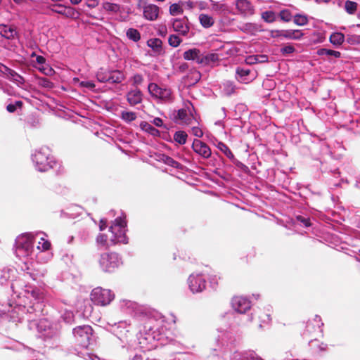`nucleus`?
I'll return each instance as SVG.
<instances>
[{"instance_id": "58", "label": "nucleus", "mask_w": 360, "mask_h": 360, "mask_svg": "<svg viewBox=\"0 0 360 360\" xmlns=\"http://www.w3.org/2000/svg\"><path fill=\"white\" fill-rule=\"evenodd\" d=\"M22 105V102L21 101H16L14 103H9L6 106V110L9 112H14L18 108H20Z\"/></svg>"}, {"instance_id": "62", "label": "nucleus", "mask_w": 360, "mask_h": 360, "mask_svg": "<svg viewBox=\"0 0 360 360\" xmlns=\"http://www.w3.org/2000/svg\"><path fill=\"white\" fill-rule=\"evenodd\" d=\"M39 70L46 75H51L53 72V70L45 63V65H41L38 68Z\"/></svg>"}, {"instance_id": "43", "label": "nucleus", "mask_w": 360, "mask_h": 360, "mask_svg": "<svg viewBox=\"0 0 360 360\" xmlns=\"http://www.w3.org/2000/svg\"><path fill=\"white\" fill-rule=\"evenodd\" d=\"M127 37L131 41L137 42L141 39L140 32L134 28H129L126 32Z\"/></svg>"}, {"instance_id": "5", "label": "nucleus", "mask_w": 360, "mask_h": 360, "mask_svg": "<svg viewBox=\"0 0 360 360\" xmlns=\"http://www.w3.org/2000/svg\"><path fill=\"white\" fill-rule=\"evenodd\" d=\"M32 160L35 169L44 172L51 168H54L58 162L51 155L49 148L43 146L37 150L32 154Z\"/></svg>"}, {"instance_id": "51", "label": "nucleus", "mask_w": 360, "mask_h": 360, "mask_svg": "<svg viewBox=\"0 0 360 360\" xmlns=\"http://www.w3.org/2000/svg\"><path fill=\"white\" fill-rule=\"evenodd\" d=\"M182 42V39L177 34H171L168 39L169 44L172 47H177Z\"/></svg>"}, {"instance_id": "6", "label": "nucleus", "mask_w": 360, "mask_h": 360, "mask_svg": "<svg viewBox=\"0 0 360 360\" xmlns=\"http://www.w3.org/2000/svg\"><path fill=\"white\" fill-rule=\"evenodd\" d=\"M109 230L112 233V236L110 238L111 244L128 243V238L126 236L127 221L124 217L116 218L110 226Z\"/></svg>"}, {"instance_id": "11", "label": "nucleus", "mask_w": 360, "mask_h": 360, "mask_svg": "<svg viewBox=\"0 0 360 360\" xmlns=\"http://www.w3.org/2000/svg\"><path fill=\"white\" fill-rule=\"evenodd\" d=\"M188 285L193 293L201 292L206 288V280L202 274H192L188 278Z\"/></svg>"}, {"instance_id": "20", "label": "nucleus", "mask_w": 360, "mask_h": 360, "mask_svg": "<svg viewBox=\"0 0 360 360\" xmlns=\"http://www.w3.org/2000/svg\"><path fill=\"white\" fill-rule=\"evenodd\" d=\"M172 27L174 32L183 36H186L189 32L188 19L186 18L174 19L172 20Z\"/></svg>"}, {"instance_id": "52", "label": "nucleus", "mask_w": 360, "mask_h": 360, "mask_svg": "<svg viewBox=\"0 0 360 360\" xmlns=\"http://www.w3.org/2000/svg\"><path fill=\"white\" fill-rule=\"evenodd\" d=\"M109 71H104L101 69L96 74L97 80L101 83L108 82Z\"/></svg>"}, {"instance_id": "9", "label": "nucleus", "mask_w": 360, "mask_h": 360, "mask_svg": "<svg viewBox=\"0 0 360 360\" xmlns=\"http://www.w3.org/2000/svg\"><path fill=\"white\" fill-rule=\"evenodd\" d=\"M122 264V259L116 252L103 253L99 259L100 266L105 272L114 271Z\"/></svg>"}, {"instance_id": "14", "label": "nucleus", "mask_w": 360, "mask_h": 360, "mask_svg": "<svg viewBox=\"0 0 360 360\" xmlns=\"http://www.w3.org/2000/svg\"><path fill=\"white\" fill-rule=\"evenodd\" d=\"M192 148L195 153L204 159H208L212 155V151L209 146L199 139L193 140Z\"/></svg>"}, {"instance_id": "1", "label": "nucleus", "mask_w": 360, "mask_h": 360, "mask_svg": "<svg viewBox=\"0 0 360 360\" xmlns=\"http://www.w3.org/2000/svg\"><path fill=\"white\" fill-rule=\"evenodd\" d=\"M75 342L81 347V350L75 348L72 353L85 360H93L94 356L88 352V347L95 342V335L89 325L79 326L72 329Z\"/></svg>"}, {"instance_id": "53", "label": "nucleus", "mask_w": 360, "mask_h": 360, "mask_svg": "<svg viewBox=\"0 0 360 360\" xmlns=\"http://www.w3.org/2000/svg\"><path fill=\"white\" fill-rule=\"evenodd\" d=\"M143 76L141 74L136 73L134 74L131 78L130 82H131V85L137 87L141 85L143 82Z\"/></svg>"}, {"instance_id": "54", "label": "nucleus", "mask_w": 360, "mask_h": 360, "mask_svg": "<svg viewBox=\"0 0 360 360\" xmlns=\"http://www.w3.org/2000/svg\"><path fill=\"white\" fill-rule=\"evenodd\" d=\"M294 15L288 9H283L279 12V17L284 22H290Z\"/></svg>"}, {"instance_id": "12", "label": "nucleus", "mask_w": 360, "mask_h": 360, "mask_svg": "<svg viewBox=\"0 0 360 360\" xmlns=\"http://www.w3.org/2000/svg\"><path fill=\"white\" fill-rule=\"evenodd\" d=\"M231 307L234 311L240 314H245L251 308L250 301L245 297L236 296L231 300Z\"/></svg>"}, {"instance_id": "64", "label": "nucleus", "mask_w": 360, "mask_h": 360, "mask_svg": "<svg viewBox=\"0 0 360 360\" xmlns=\"http://www.w3.org/2000/svg\"><path fill=\"white\" fill-rule=\"evenodd\" d=\"M191 132L195 136L198 138H200L203 136V132L202 129L198 127H193L191 129Z\"/></svg>"}, {"instance_id": "42", "label": "nucleus", "mask_w": 360, "mask_h": 360, "mask_svg": "<svg viewBox=\"0 0 360 360\" xmlns=\"http://www.w3.org/2000/svg\"><path fill=\"white\" fill-rule=\"evenodd\" d=\"M147 44L155 51H160L162 48V41L158 38L150 39L147 41Z\"/></svg>"}, {"instance_id": "50", "label": "nucleus", "mask_w": 360, "mask_h": 360, "mask_svg": "<svg viewBox=\"0 0 360 360\" xmlns=\"http://www.w3.org/2000/svg\"><path fill=\"white\" fill-rule=\"evenodd\" d=\"M293 21L297 25L303 26L308 23V18L307 15L296 14L293 16Z\"/></svg>"}, {"instance_id": "39", "label": "nucleus", "mask_w": 360, "mask_h": 360, "mask_svg": "<svg viewBox=\"0 0 360 360\" xmlns=\"http://www.w3.org/2000/svg\"><path fill=\"white\" fill-rule=\"evenodd\" d=\"M345 41V35L341 32H333L330 36V42L334 46H340Z\"/></svg>"}, {"instance_id": "61", "label": "nucleus", "mask_w": 360, "mask_h": 360, "mask_svg": "<svg viewBox=\"0 0 360 360\" xmlns=\"http://www.w3.org/2000/svg\"><path fill=\"white\" fill-rule=\"evenodd\" d=\"M295 51V49L292 45H286L281 49V53L283 56H287L292 53Z\"/></svg>"}, {"instance_id": "17", "label": "nucleus", "mask_w": 360, "mask_h": 360, "mask_svg": "<svg viewBox=\"0 0 360 360\" xmlns=\"http://www.w3.org/2000/svg\"><path fill=\"white\" fill-rule=\"evenodd\" d=\"M0 35L8 40L19 37L16 27L13 25L0 24Z\"/></svg>"}, {"instance_id": "29", "label": "nucleus", "mask_w": 360, "mask_h": 360, "mask_svg": "<svg viewBox=\"0 0 360 360\" xmlns=\"http://www.w3.org/2000/svg\"><path fill=\"white\" fill-rule=\"evenodd\" d=\"M236 8L243 14L251 13L252 6L251 3L248 0H237L236 2Z\"/></svg>"}, {"instance_id": "21", "label": "nucleus", "mask_w": 360, "mask_h": 360, "mask_svg": "<svg viewBox=\"0 0 360 360\" xmlns=\"http://www.w3.org/2000/svg\"><path fill=\"white\" fill-rule=\"evenodd\" d=\"M160 13V8L155 4H148L143 8L144 18L150 21H155L158 19Z\"/></svg>"}, {"instance_id": "3", "label": "nucleus", "mask_w": 360, "mask_h": 360, "mask_svg": "<svg viewBox=\"0 0 360 360\" xmlns=\"http://www.w3.org/2000/svg\"><path fill=\"white\" fill-rule=\"evenodd\" d=\"M32 235L30 233H22L15 239V253L17 257L24 260L23 262L27 264L30 260L34 258L37 262H41L40 256L37 255L34 248L33 241L32 240Z\"/></svg>"}, {"instance_id": "55", "label": "nucleus", "mask_w": 360, "mask_h": 360, "mask_svg": "<svg viewBox=\"0 0 360 360\" xmlns=\"http://www.w3.org/2000/svg\"><path fill=\"white\" fill-rule=\"evenodd\" d=\"M295 221L304 227H309L311 225L309 218L303 215H297L295 217Z\"/></svg>"}, {"instance_id": "19", "label": "nucleus", "mask_w": 360, "mask_h": 360, "mask_svg": "<svg viewBox=\"0 0 360 360\" xmlns=\"http://www.w3.org/2000/svg\"><path fill=\"white\" fill-rule=\"evenodd\" d=\"M109 325L111 327L110 330L112 333L120 340H122L126 335V333L128 332L127 328L129 326V323L127 321H120L113 324L109 323Z\"/></svg>"}, {"instance_id": "16", "label": "nucleus", "mask_w": 360, "mask_h": 360, "mask_svg": "<svg viewBox=\"0 0 360 360\" xmlns=\"http://www.w3.org/2000/svg\"><path fill=\"white\" fill-rule=\"evenodd\" d=\"M194 106L189 102L186 105V108H181L177 111L175 118L181 120L182 122L188 123L191 117L194 118Z\"/></svg>"}, {"instance_id": "56", "label": "nucleus", "mask_w": 360, "mask_h": 360, "mask_svg": "<svg viewBox=\"0 0 360 360\" xmlns=\"http://www.w3.org/2000/svg\"><path fill=\"white\" fill-rule=\"evenodd\" d=\"M184 12L183 8L178 4H172L169 6V14L171 15H177L182 14Z\"/></svg>"}, {"instance_id": "47", "label": "nucleus", "mask_w": 360, "mask_h": 360, "mask_svg": "<svg viewBox=\"0 0 360 360\" xmlns=\"http://www.w3.org/2000/svg\"><path fill=\"white\" fill-rule=\"evenodd\" d=\"M103 8L107 11L117 13L120 11V6L117 4L105 2L103 4Z\"/></svg>"}, {"instance_id": "60", "label": "nucleus", "mask_w": 360, "mask_h": 360, "mask_svg": "<svg viewBox=\"0 0 360 360\" xmlns=\"http://www.w3.org/2000/svg\"><path fill=\"white\" fill-rule=\"evenodd\" d=\"M262 18L268 22H273L275 19V14L273 11H265L262 13Z\"/></svg>"}, {"instance_id": "45", "label": "nucleus", "mask_w": 360, "mask_h": 360, "mask_svg": "<svg viewBox=\"0 0 360 360\" xmlns=\"http://www.w3.org/2000/svg\"><path fill=\"white\" fill-rule=\"evenodd\" d=\"M357 3L353 1L347 0L345 2V11L350 15L354 14L357 10Z\"/></svg>"}, {"instance_id": "10", "label": "nucleus", "mask_w": 360, "mask_h": 360, "mask_svg": "<svg viewBox=\"0 0 360 360\" xmlns=\"http://www.w3.org/2000/svg\"><path fill=\"white\" fill-rule=\"evenodd\" d=\"M148 90L150 96L153 98L160 99L164 102L172 101V91L170 89L158 86L155 83H150L148 86Z\"/></svg>"}, {"instance_id": "44", "label": "nucleus", "mask_w": 360, "mask_h": 360, "mask_svg": "<svg viewBox=\"0 0 360 360\" xmlns=\"http://www.w3.org/2000/svg\"><path fill=\"white\" fill-rule=\"evenodd\" d=\"M158 316L159 317L160 315L156 314V316H154L155 319L152 317H148L147 321L145 323L144 328L146 330L154 333L158 329V327H156V326L154 324L155 322L158 321L156 319V317Z\"/></svg>"}, {"instance_id": "59", "label": "nucleus", "mask_w": 360, "mask_h": 360, "mask_svg": "<svg viewBox=\"0 0 360 360\" xmlns=\"http://www.w3.org/2000/svg\"><path fill=\"white\" fill-rule=\"evenodd\" d=\"M320 53L321 54L325 53V54H326L328 56H334L335 58H340V56H341L340 52L337 51H334V50H331V49H321Z\"/></svg>"}, {"instance_id": "30", "label": "nucleus", "mask_w": 360, "mask_h": 360, "mask_svg": "<svg viewBox=\"0 0 360 360\" xmlns=\"http://www.w3.org/2000/svg\"><path fill=\"white\" fill-rule=\"evenodd\" d=\"M59 9H53L51 11L54 13L65 15L68 18H72L75 13V9L72 7H66L63 4H58L56 5Z\"/></svg>"}, {"instance_id": "4", "label": "nucleus", "mask_w": 360, "mask_h": 360, "mask_svg": "<svg viewBox=\"0 0 360 360\" xmlns=\"http://www.w3.org/2000/svg\"><path fill=\"white\" fill-rule=\"evenodd\" d=\"M31 297L33 299L31 304L26 307L25 317L28 322H34L41 316L48 315L49 306L46 305L42 301V295L39 290L34 289L31 291Z\"/></svg>"}, {"instance_id": "34", "label": "nucleus", "mask_w": 360, "mask_h": 360, "mask_svg": "<svg viewBox=\"0 0 360 360\" xmlns=\"http://www.w3.org/2000/svg\"><path fill=\"white\" fill-rule=\"evenodd\" d=\"M140 127L143 131L148 133L154 137H158L160 136V131L147 122H141L140 124Z\"/></svg>"}, {"instance_id": "8", "label": "nucleus", "mask_w": 360, "mask_h": 360, "mask_svg": "<svg viewBox=\"0 0 360 360\" xmlns=\"http://www.w3.org/2000/svg\"><path fill=\"white\" fill-rule=\"evenodd\" d=\"M90 299L94 304L105 307L115 299V293L110 289L96 287L91 290Z\"/></svg>"}, {"instance_id": "7", "label": "nucleus", "mask_w": 360, "mask_h": 360, "mask_svg": "<svg viewBox=\"0 0 360 360\" xmlns=\"http://www.w3.org/2000/svg\"><path fill=\"white\" fill-rule=\"evenodd\" d=\"M30 233L32 235L33 244L37 241L38 245L35 250L38 251L37 253L40 256L41 262H46L51 257V255L46 252L51 248V243L46 238V234L41 231Z\"/></svg>"}, {"instance_id": "27", "label": "nucleus", "mask_w": 360, "mask_h": 360, "mask_svg": "<svg viewBox=\"0 0 360 360\" xmlns=\"http://www.w3.org/2000/svg\"><path fill=\"white\" fill-rule=\"evenodd\" d=\"M125 79L124 74L120 70L109 71L108 83L120 84Z\"/></svg>"}, {"instance_id": "15", "label": "nucleus", "mask_w": 360, "mask_h": 360, "mask_svg": "<svg viewBox=\"0 0 360 360\" xmlns=\"http://www.w3.org/2000/svg\"><path fill=\"white\" fill-rule=\"evenodd\" d=\"M120 308L125 313L134 316H137L142 311L136 302L128 300H120Z\"/></svg>"}, {"instance_id": "18", "label": "nucleus", "mask_w": 360, "mask_h": 360, "mask_svg": "<svg viewBox=\"0 0 360 360\" xmlns=\"http://www.w3.org/2000/svg\"><path fill=\"white\" fill-rule=\"evenodd\" d=\"M26 306L17 305L12 308L11 311L6 315L9 317L13 322H21L25 319V314Z\"/></svg>"}, {"instance_id": "31", "label": "nucleus", "mask_w": 360, "mask_h": 360, "mask_svg": "<svg viewBox=\"0 0 360 360\" xmlns=\"http://www.w3.org/2000/svg\"><path fill=\"white\" fill-rule=\"evenodd\" d=\"M219 59V55L216 53H210L207 54H201L200 59H199L198 64L201 65H210L216 63Z\"/></svg>"}, {"instance_id": "2", "label": "nucleus", "mask_w": 360, "mask_h": 360, "mask_svg": "<svg viewBox=\"0 0 360 360\" xmlns=\"http://www.w3.org/2000/svg\"><path fill=\"white\" fill-rule=\"evenodd\" d=\"M40 338L44 342L45 346L53 348L60 343V326L48 318H41L36 323Z\"/></svg>"}, {"instance_id": "38", "label": "nucleus", "mask_w": 360, "mask_h": 360, "mask_svg": "<svg viewBox=\"0 0 360 360\" xmlns=\"http://www.w3.org/2000/svg\"><path fill=\"white\" fill-rule=\"evenodd\" d=\"M236 86L231 81H226L223 83L222 91L224 94L228 96H231L236 91Z\"/></svg>"}, {"instance_id": "41", "label": "nucleus", "mask_w": 360, "mask_h": 360, "mask_svg": "<svg viewBox=\"0 0 360 360\" xmlns=\"http://www.w3.org/2000/svg\"><path fill=\"white\" fill-rule=\"evenodd\" d=\"M188 135L184 131H177L174 134V140L180 145L186 143Z\"/></svg>"}, {"instance_id": "22", "label": "nucleus", "mask_w": 360, "mask_h": 360, "mask_svg": "<svg viewBox=\"0 0 360 360\" xmlns=\"http://www.w3.org/2000/svg\"><path fill=\"white\" fill-rule=\"evenodd\" d=\"M127 102L131 106H135L143 101V94L140 89L136 88L131 89L126 95Z\"/></svg>"}, {"instance_id": "35", "label": "nucleus", "mask_w": 360, "mask_h": 360, "mask_svg": "<svg viewBox=\"0 0 360 360\" xmlns=\"http://www.w3.org/2000/svg\"><path fill=\"white\" fill-rule=\"evenodd\" d=\"M96 242L100 249H107L114 245L110 243V239L108 240V236L103 233H100L97 236Z\"/></svg>"}, {"instance_id": "48", "label": "nucleus", "mask_w": 360, "mask_h": 360, "mask_svg": "<svg viewBox=\"0 0 360 360\" xmlns=\"http://www.w3.org/2000/svg\"><path fill=\"white\" fill-rule=\"evenodd\" d=\"M120 117L126 122H131L137 117L136 113L131 111H122Z\"/></svg>"}, {"instance_id": "63", "label": "nucleus", "mask_w": 360, "mask_h": 360, "mask_svg": "<svg viewBox=\"0 0 360 360\" xmlns=\"http://www.w3.org/2000/svg\"><path fill=\"white\" fill-rule=\"evenodd\" d=\"M313 322L316 324V329L319 332H321V327L323 326V323L321 322V318L319 315H316Z\"/></svg>"}, {"instance_id": "32", "label": "nucleus", "mask_w": 360, "mask_h": 360, "mask_svg": "<svg viewBox=\"0 0 360 360\" xmlns=\"http://www.w3.org/2000/svg\"><path fill=\"white\" fill-rule=\"evenodd\" d=\"M254 316H257L259 319V321L263 323H269L271 320L269 313H264L262 312L261 310H259L258 311H255L254 314H251V315L247 316V321L252 322V321L254 319Z\"/></svg>"}, {"instance_id": "57", "label": "nucleus", "mask_w": 360, "mask_h": 360, "mask_svg": "<svg viewBox=\"0 0 360 360\" xmlns=\"http://www.w3.org/2000/svg\"><path fill=\"white\" fill-rule=\"evenodd\" d=\"M79 86L82 87V88L87 89L88 90H90V91H94L96 85L94 83V82H92V81L84 80V81H81L79 82Z\"/></svg>"}, {"instance_id": "49", "label": "nucleus", "mask_w": 360, "mask_h": 360, "mask_svg": "<svg viewBox=\"0 0 360 360\" xmlns=\"http://www.w3.org/2000/svg\"><path fill=\"white\" fill-rule=\"evenodd\" d=\"M60 317L66 323H72L74 321L73 312L70 310L65 309L61 312Z\"/></svg>"}, {"instance_id": "33", "label": "nucleus", "mask_w": 360, "mask_h": 360, "mask_svg": "<svg viewBox=\"0 0 360 360\" xmlns=\"http://www.w3.org/2000/svg\"><path fill=\"white\" fill-rule=\"evenodd\" d=\"M184 58L186 60H195L198 64L199 59H200V51L198 49H191L184 53Z\"/></svg>"}, {"instance_id": "26", "label": "nucleus", "mask_w": 360, "mask_h": 360, "mask_svg": "<svg viewBox=\"0 0 360 360\" xmlns=\"http://www.w3.org/2000/svg\"><path fill=\"white\" fill-rule=\"evenodd\" d=\"M5 75L10 81L20 87H22L25 83L24 77L11 68Z\"/></svg>"}, {"instance_id": "40", "label": "nucleus", "mask_w": 360, "mask_h": 360, "mask_svg": "<svg viewBox=\"0 0 360 360\" xmlns=\"http://www.w3.org/2000/svg\"><path fill=\"white\" fill-rule=\"evenodd\" d=\"M36 83L38 86L47 89H51L54 86L53 83L46 77H36Z\"/></svg>"}, {"instance_id": "24", "label": "nucleus", "mask_w": 360, "mask_h": 360, "mask_svg": "<svg viewBox=\"0 0 360 360\" xmlns=\"http://www.w3.org/2000/svg\"><path fill=\"white\" fill-rule=\"evenodd\" d=\"M217 148L221 151L234 165L238 167L245 166L241 162L237 160L230 148L223 142H219L217 144Z\"/></svg>"}, {"instance_id": "23", "label": "nucleus", "mask_w": 360, "mask_h": 360, "mask_svg": "<svg viewBox=\"0 0 360 360\" xmlns=\"http://www.w3.org/2000/svg\"><path fill=\"white\" fill-rule=\"evenodd\" d=\"M16 270L13 267H4L0 269V285H4L13 281Z\"/></svg>"}, {"instance_id": "36", "label": "nucleus", "mask_w": 360, "mask_h": 360, "mask_svg": "<svg viewBox=\"0 0 360 360\" xmlns=\"http://www.w3.org/2000/svg\"><path fill=\"white\" fill-rule=\"evenodd\" d=\"M239 360H264L255 351L248 350L241 353Z\"/></svg>"}, {"instance_id": "25", "label": "nucleus", "mask_w": 360, "mask_h": 360, "mask_svg": "<svg viewBox=\"0 0 360 360\" xmlns=\"http://www.w3.org/2000/svg\"><path fill=\"white\" fill-rule=\"evenodd\" d=\"M278 36L287 39H300L303 36V33L300 30H281L278 32Z\"/></svg>"}, {"instance_id": "37", "label": "nucleus", "mask_w": 360, "mask_h": 360, "mask_svg": "<svg viewBox=\"0 0 360 360\" xmlns=\"http://www.w3.org/2000/svg\"><path fill=\"white\" fill-rule=\"evenodd\" d=\"M199 20L201 25L205 28H209L212 27L214 22L212 16L204 13H202L199 15Z\"/></svg>"}, {"instance_id": "46", "label": "nucleus", "mask_w": 360, "mask_h": 360, "mask_svg": "<svg viewBox=\"0 0 360 360\" xmlns=\"http://www.w3.org/2000/svg\"><path fill=\"white\" fill-rule=\"evenodd\" d=\"M191 84H196L201 78V74L199 71L193 70L191 71L189 75L186 77Z\"/></svg>"}, {"instance_id": "28", "label": "nucleus", "mask_w": 360, "mask_h": 360, "mask_svg": "<svg viewBox=\"0 0 360 360\" xmlns=\"http://www.w3.org/2000/svg\"><path fill=\"white\" fill-rule=\"evenodd\" d=\"M158 160L164 162L165 165L168 166L172 167L178 169H183L184 168V166L181 163L176 161L172 158L165 154H160Z\"/></svg>"}, {"instance_id": "13", "label": "nucleus", "mask_w": 360, "mask_h": 360, "mask_svg": "<svg viewBox=\"0 0 360 360\" xmlns=\"http://www.w3.org/2000/svg\"><path fill=\"white\" fill-rule=\"evenodd\" d=\"M256 76V73L248 68L237 67L236 70L235 78L240 83L248 84L254 80Z\"/></svg>"}]
</instances>
